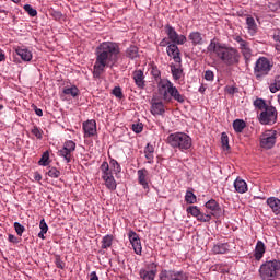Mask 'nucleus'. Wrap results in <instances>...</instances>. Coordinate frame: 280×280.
I'll return each mask as SVG.
<instances>
[{"mask_svg":"<svg viewBox=\"0 0 280 280\" xmlns=\"http://www.w3.org/2000/svg\"><path fill=\"white\" fill-rule=\"evenodd\" d=\"M132 130H133V132H136V135L143 132V124H141V122L133 124Z\"/></svg>","mask_w":280,"mask_h":280,"instance_id":"obj_53","label":"nucleus"},{"mask_svg":"<svg viewBox=\"0 0 280 280\" xmlns=\"http://www.w3.org/2000/svg\"><path fill=\"white\" fill-rule=\"evenodd\" d=\"M167 269H162L159 273V279L158 280H167Z\"/></svg>","mask_w":280,"mask_h":280,"instance_id":"obj_56","label":"nucleus"},{"mask_svg":"<svg viewBox=\"0 0 280 280\" xmlns=\"http://www.w3.org/2000/svg\"><path fill=\"white\" fill-rule=\"evenodd\" d=\"M277 108L275 106H268L260 113L258 119L262 126H272L273 124H277Z\"/></svg>","mask_w":280,"mask_h":280,"instance_id":"obj_7","label":"nucleus"},{"mask_svg":"<svg viewBox=\"0 0 280 280\" xmlns=\"http://www.w3.org/2000/svg\"><path fill=\"white\" fill-rule=\"evenodd\" d=\"M38 165H42L43 167H47L49 165V152H44L40 160L38 161Z\"/></svg>","mask_w":280,"mask_h":280,"instance_id":"obj_41","label":"nucleus"},{"mask_svg":"<svg viewBox=\"0 0 280 280\" xmlns=\"http://www.w3.org/2000/svg\"><path fill=\"white\" fill-rule=\"evenodd\" d=\"M164 32L171 42V45H185L187 43V36L178 34L176 28L170 24L164 26Z\"/></svg>","mask_w":280,"mask_h":280,"instance_id":"obj_8","label":"nucleus"},{"mask_svg":"<svg viewBox=\"0 0 280 280\" xmlns=\"http://www.w3.org/2000/svg\"><path fill=\"white\" fill-rule=\"evenodd\" d=\"M233 40H235V43H237L240 46H238V49H243L244 47H247L248 45H250V43H248L247 40H245L244 38H242V36L240 35H235L233 37Z\"/></svg>","mask_w":280,"mask_h":280,"instance_id":"obj_38","label":"nucleus"},{"mask_svg":"<svg viewBox=\"0 0 280 280\" xmlns=\"http://www.w3.org/2000/svg\"><path fill=\"white\" fill-rule=\"evenodd\" d=\"M199 222H211V214H205L202 212H199V215L196 217Z\"/></svg>","mask_w":280,"mask_h":280,"instance_id":"obj_46","label":"nucleus"},{"mask_svg":"<svg viewBox=\"0 0 280 280\" xmlns=\"http://www.w3.org/2000/svg\"><path fill=\"white\" fill-rule=\"evenodd\" d=\"M225 91L226 93H229V95H235V93H237L238 90L235 86H226Z\"/></svg>","mask_w":280,"mask_h":280,"instance_id":"obj_57","label":"nucleus"},{"mask_svg":"<svg viewBox=\"0 0 280 280\" xmlns=\"http://www.w3.org/2000/svg\"><path fill=\"white\" fill-rule=\"evenodd\" d=\"M148 270H156L159 268V265L156 262H150L147 265Z\"/></svg>","mask_w":280,"mask_h":280,"instance_id":"obj_61","label":"nucleus"},{"mask_svg":"<svg viewBox=\"0 0 280 280\" xmlns=\"http://www.w3.org/2000/svg\"><path fill=\"white\" fill-rule=\"evenodd\" d=\"M207 50L212 56H215V58L225 65V67H237V65H240V59L242 58L237 48L222 44L215 39L210 40Z\"/></svg>","mask_w":280,"mask_h":280,"instance_id":"obj_2","label":"nucleus"},{"mask_svg":"<svg viewBox=\"0 0 280 280\" xmlns=\"http://www.w3.org/2000/svg\"><path fill=\"white\" fill-rule=\"evenodd\" d=\"M151 75H153V78H155V80L161 78V70H159V68H156V67H152Z\"/></svg>","mask_w":280,"mask_h":280,"instance_id":"obj_55","label":"nucleus"},{"mask_svg":"<svg viewBox=\"0 0 280 280\" xmlns=\"http://www.w3.org/2000/svg\"><path fill=\"white\" fill-rule=\"evenodd\" d=\"M82 128L84 132V139H89L97 135V122L95 119L84 121Z\"/></svg>","mask_w":280,"mask_h":280,"instance_id":"obj_12","label":"nucleus"},{"mask_svg":"<svg viewBox=\"0 0 280 280\" xmlns=\"http://www.w3.org/2000/svg\"><path fill=\"white\" fill-rule=\"evenodd\" d=\"M188 39L191 42L194 46L202 45V34L200 32H191L188 35Z\"/></svg>","mask_w":280,"mask_h":280,"instance_id":"obj_27","label":"nucleus"},{"mask_svg":"<svg viewBox=\"0 0 280 280\" xmlns=\"http://www.w3.org/2000/svg\"><path fill=\"white\" fill-rule=\"evenodd\" d=\"M151 113L153 115H165V105L161 101L153 98L151 101Z\"/></svg>","mask_w":280,"mask_h":280,"instance_id":"obj_16","label":"nucleus"},{"mask_svg":"<svg viewBox=\"0 0 280 280\" xmlns=\"http://www.w3.org/2000/svg\"><path fill=\"white\" fill-rule=\"evenodd\" d=\"M171 72L174 80H180L183 78V69L176 68V66H171Z\"/></svg>","mask_w":280,"mask_h":280,"instance_id":"obj_37","label":"nucleus"},{"mask_svg":"<svg viewBox=\"0 0 280 280\" xmlns=\"http://www.w3.org/2000/svg\"><path fill=\"white\" fill-rule=\"evenodd\" d=\"M75 148H77L75 142H73L72 140L66 141L62 147L63 150H67L68 152H72V153L75 152Z\"/></svg>","mask_w":280,"mask_h":280,"instance_id":"obj_39","label":"nucleus"},{"mask_svg":"<svg viewBox=\"0 0 280 280\" xmlns=\"http://www.w3.org/2000/svg\"><path fill=\"white\" fill-rule=\"evenodd\" d=\"M15 54L18 56H20L21 60H23V62H32V50L28 49L27 47L24 46H18L15 48Z\"/></svg>","mask_w":280,"mask_h":280,"instance_id":"obj_14","label":"nucleus"},{"mask_svg":"<svg viewBox=\"0 0 280 280\" xmlns=\"http://www.w3.org/2000/svg\"><path fill=\"white\" fill-rule=\"evenodd\" d=\"M187 213L192 215L194 218H197L200 215V209L198 208V206H190L187 208Z\"/></svg>","mask_w":280,"mask_h":280,"instance_id":"obj_43","label":"nucleus"},{"mask_svg":"<svg viewBox=\"0 0 280 280\" xmlns=\"http://www.w3.org/2000/svg\"><path fill=\"white\" fill-rule=\"evenodd\" d=\"M234 189L237 194H246L248 191V185L244 179L238 177L234 180Z\"/></svg>","mask_w":280,"mask_h":280,"instance_id":"obj_19","label":"nucleus"},{"mask_svg":"<svg viewBox=\"0 0 280 280\" xmlns=\"http://www.w3.org/2000/svg\"><path fill=\"white\" fill-rule=\"evenodd\" d=\"M39 229H40V232L38 233V237L39 240H45V235L47 231H49V226L47 225V222H45V219L40 220Z\"/></svg>","mask_w":280,"mask_h":280,"instance_id":"obj_33","label":"nucleus"},{"mask_svg":"<svg viewBox=\"0 0 280 280\" xmlns=\"http://www.w3.org/2000/svg\"><path fill=\"white\" fill-rule=\"evenodd\" d=\"M273 40H276V43H280V30H276L273 32Z\"/></svg>","mask_w":280,"mask_h":280,"instance_id":"obj_60","label":"nucleus"},{"mask_svg":"<svg viewBox=\"0 0 280 280\" xmlns=\"http://www.w3.org/2000/svg\"><path fill=\"white\" fill-rule=\"evenodd\" d=\"M31 132L36 137V139H43V131L37 126H34Z\"/></svg>","mask_w":280,"mask_h":280,"instance_id":"obj_51","label":"nucleus"},{"mask_svg":"<svg viewBox=\"0 0 280 280\" xmlns=\"http://www.w3.org/2000/svg\"><path fill=\"white\" fill-rule=\"evenodd\" d=\"M34 178H35V180H37L39 183V180H43V175H40V173L36 172V173H34Z\"/></svg>","mask_w":280,"mask_h":280,"instance_id":"obj_64","label":"nucleus"},{"mask_svg":"<svg viewBox=\"0 0 280 280\" xmlns=\"http://www.w3.org/2000/svg\"><path fill=\"white\" fill-rule=\"evenodd\" d=\"M246 26H247V32L249 36H255V34H257L258 27H257V22H255V18L247 15Z\"/></svg>","mask_w":280,"mask_h":280,"instance_id":"obj_18","label":"nucleus"},{"mask_svg":"<svg viewBox=\"0 0 280 280\" xmlns=\"http://www.w3.org/2000/svg\"><path fill=\"white\" fill-rule=\"evenodd\" d=\"M132 79L138 89H145V74H143V70H135Z\"/></svg>","mask_w":280,"mask_h":280,"instance_id":"obj_15","label":"nucleus"},{"mask_svg":"<svg viewBox=\"0 0 280 280\" xmlns=\"http://www.w3.org/2000/svg\"><path fill=\"white\" fill-rule=\"evenodd\" d=\"M265 253H266V245L264 244V242L258 241L256 244L255 254H254L255 259L259 261L264 257Z\"/></svg>","mask_w":280,"mask_h":280,"instance_id":"obj_21","label":"nucleus"},{"mask_svg":"<svg viewBox=\"0 0 280 280\" xmlns=\"http://www.w3.org/2000/svg\"><path fill=\"white\" fill-rule=\"evenodd\" d=\"M113 95H115V97H118V100H122L124 98V92L121 91V88L115 86L114 90H113Z\"/></svg>","mask_w":280,"mask_h":280,"instance_id":"obj_52","label":"nucleus"},{"mask_svg":"<svg viewBox=\"0 0 280 280\" xmlns=\"http://www.w3.org/2000/svg\"><path fill=\"white\" fill-rule=\"evenodd\" d=\"M198 198L196 197V195L194 194V191L187 190L186 195H185V201L188 205H196Z\"/></svg>","mask_w":280,"mask_h":280,"instance_id":"obj_36","label":"nucleus"},{"mask_svg":"<svg viewBox=\"0 0 280 280\" xmlns=\"http://www.w3.org/2000/svg\"><path fill=\"white\" fill-rule=\"evenodd\" d=\"M102 179L104 180L107 189L110 191H115V189H117V182L115 180V176L109 175L108 177H103Z\"/></svg>","mask_w":280,"mask_h":280,"instance_id":"obj_29","label":"nucleus"},{"mask_svg":"<svg viewBox=\"0 0 280 280\" xmlns=\"http://www.w3.org/2000/svg\"><path fill=\"white\" fill-rule=\"evenodd\" d=\"M159 93L162 95V98L164 102H172V98L175 100V102H178L179 104H185V97L184 94H180L178 89L174 86V83H172L167 79H161L159 83Z\"/></svg>","mask_w":280,"mask_h":280,"instance_id":"obj_3","label":"nucleus"},{"mask_svg":"<svg viewBox=\"0 0 280 280\" xmlns=\"http://www.w3.org/2000/svg\"><path fill=\"white\" fill-rule=\"evenodd\" d=\"M267 205L275 215H280V199L277 197L267 198Z\"/></svg>","mask_w":280,"mask_h":280,"instance_id":"obj_17","label":"nucleus"},{"mask_svg":"<svg viewBox=\"0 0 280 280\" xmlns=\"http://www.w3.org/2000/svg\"><path fill=\"white\" fill-rule=\"evenodd\" d=\"M8 16V11L0 9V19H2V21H5Z\"/></svg>","mask_w":280,"mask_h":280,"instance_id":"obj_62","label":"nucleus"},{"mask_svg":"<svg viewBox=\"0 0 280 280\" xmlns=\"http://www.w3.org/2000/svg\"><path fill=\"white\" fill-rule=\"evenodd\" d=\"M109 164L112 165L115 174H120L121 165L119 164V162H117V160H110Z\"/></svg>","mask_w":280,"mask_h":280,"instance_id":"obj_48","label":"nucleus"},{"mask_svg":"<svg viewBox=\"0 0 280 280\" xmlns=\"http://www.w3.org/2000/svg\"><path fill=\"white\" fill-rule=\"evenodd\" d=\"M138 183L145 191H150V185L152 184V178L150 177V172L147 168H141L137 171Z\"/></svg>","mask_w":280,"mask_h":280,"instance_id":"obj_10","label":"nucleus"},{"mask_svg":"<svg viewBox=\"0 0 280 280\" xmlns=\"http://www.w3.org/2000/svg\"><path fill=\"white\" fill-rule=\"evenodd\" d=\"M166 143H168L171 148H174V150H180V152L189 150L192 145L191 137L185 132H175L168 135Z\"/></svg>","mask_w":280,"mask_h":280,"instance_id":"obj_4","label":"nucleus"},{"mask_svg":"<svg viewBox=\"0 0 280 280\" xmlns=\"http://www.w3.org/2000/svg\"><path fill=\"white\" fill-rule=\"evenodd\" d=\"M35 108V115H37V117H43V109L38 108L37 106H34Z\"/></svg>","mask_w":280,"mask_h":280,"instance_id":"obj_63","label":"nucleus"},{"mask_svg":"<svg viewBox=\"0 0 280 280\" xmlns=\"http://www.w3.org/2000/svg\"><path fill=\"white\" fill-rule=\"evenodd\" d=\"M170 45H172V42L167 40V38H163L159 44L160 47H170Z\"/></svg>","mask_w":280,"mask_h":280,"instance_id":"obj_58","label":"nucleus"},{"mask_svg":"<svg viewBox=\"0 0 280 280\" xmlns=\"http://www.w3.org/2000/svg\"><path fill=\"white\" fill-rule=\"evenodd\" d=\"M59 156H62L66 163H71V159H73V153L71 151H67V149H61L59 150Z\"/></svg>","mask_w":280,"mask_h":280,"instance_id":"obj_35","label":"nucleus"},{"mask_svg":"<svg viewBox=\"0 0 280 280\" xmlns=\"http://www.w3.org/2000/svg\"><path fill=\"white\" fill-rule=\"evenodd\" d=\"M128 240H129L136 255H142L143 247L141 245V238L139 237V234H137V232L130 230L128 233Z\"/></svg>","mask_w":280,"mask_h":280,"instance_id":"obj_11","label":"nucleus"},{"mask_svg":"<svg viewBox=\"0 0 280 280\" xmlns=\"http://www.w3.org/2000/svg\"><path fill=\"white\" fill-rule=\"evenodd\" d=\"M206 209L210 211V215H215L218 211H220V203H218V201H215L214 199H210L206 202Z\"/></svg>","mask_w":280,"mask_h":280,"instance_id":"obj_22","label":"nucleus"},{"mask_svg":"<svg viewBox=\"0 0 280 280\" xmlns=\"http://www.w3.org/2000/svg\"><path fill=\"white\" fill-rule=\"evenodd\" d=\"M113 240H114L113 234H107V235L103 236L102 242H101V244H102L101 248H103V249L110 248V246H113Z\"/></svg>","mask_w":280,"mask_h":280,"instance_id":"obj_31","label":"nucleus"},{"mask_svg":"<svg viewBox=\"0 0 280 280\" xmlns=\"http://www.w3.org/2000/svg\"><path fill=\"white\" fill-rule=\"evenodd\" d=\"M241 54H243L245 60H250V56H252L250 44H248L244 48H241Z\"/></svg>","mask_w":280,"mask_h":280,"instance_id":"obj_45","label":"nucleus"},{"mask_svg":"<svg viewBox=\"0 0 280 280\" xmlns=\"http://www.w3.org/2000/svg\"><path fill=\"white\" fill-rule=\"evenodd\" d=\"M100 170H101V178L113 176V171L110 170V165H108V162L104 161L101 164Z\"/></svg>","mask_w":280,"mask_h":280,"instance_id":"obj_28","label":"nucleus"},{"mask_svg":"<svg viewBox=\"0 0 280 280\" xmlns=\"http://www.w3.org/2000/svg\"><path fill=\"white\" fill-rule=\"evenodd\" d=\"M280 273V260H267L259 268V275L262 280H275Z\"/></svg>","mask_w":280,"mask_h":280,"instance_id":"obj_5","label":"nucleus"},{"mask_svg":"<svg viewBox=\"0 0 280 280\" xmlns=\"http://www.w3.org/2000/svg\"><path fill=\"white\" fill-rule=\"evenodd\" d=\"M13 226L20 237L23 235V233H25V226H23L21 223L14 222Z\"/></svg>","mask_w":280,"mask_h":280,"instance_id":"obj_50","label":"nucleus"},{"mask_svg":"<svg viewBox=\"0 0 280 280\" xmlns=\"http://www.w3.org/2000/svg\"><path fill=\"white\" fill-rule=\"evenodd\" d=\"M230 248L231 246L229 245V243H218L212 247V252L214 253V255H224L229 253Z\"/></svg>","mask_w":280,"mask_h":280,"instance_id":"obj_20","label":"nucleus"},{"mask_svg":"<svg viewBox=\"0 0 280 280\" xmlns=\"http://www.w3.org/2000/svg\"><path fill=\"white\" fill-rule=\"evenodd\" d=\"M275 143H277V131L276 130H267L260 136V145L266 150H270L275 148Z\"/></svg>","mask_w":280,"mask_h":280,"instance_id":"obj_9","label":"nucleus"},{"mask_svg":"<svg viewBox=\"0 0 280 280\" xmlns=\"http://www.w3.org/2000/svg\"><path fill=\"white\" fill-rule=\"evenodd\" d=\"M158 270L140 269L139 275L142 280H154L156 279Z\"/></svg>","mask_w":280,"mask_h":280,"instance_id":"obj_23","label":"nucleus"},{"mask_svg":"<svg viewBox=\"0 0 280 280\" xmlns=\"http://www.w3.org/2000/svg\"><path fill=\"white\" fill-rule=\"evenodd\" d=\"M233 128L235 132H243L244 128H246V121L243 119H236L233 121Z\"/></svg>","mask_w":280,"mask_h":280,"instance_id":"obj_34","label":"nucleus"},{"mask_svg":"<svg viewBox=\"0 0 280 280\" xmlns=\"http://www.w3.org/2000/svg\"><path fill=\"white\" fill-rule=\"evenodd\" d=\"M171 280H189V275L183 270H171Z\"/></svg>","mask_w":280,"mask_h":280,"instance_id":"obj_26","label":"nucleus"},{"mask_svg":"<svg viewBox=\"0 0 280 280\" xmlns=\"http://www.w3.org/2000/svg\"><path fill=\"white\" fill-rule=\"evenodd\" d=\"M47 174L50 178H60V171L56 167H50Z\"/></svg>","mask_w":280,"mask_h":280,"instance_id":"obj_47","label":"nucleus"},{"mask_svg":"<svg viewBox=\"0 0 280 280\" xmlns=\"http://www.w3.org/2000/svg\"><path fill=\"white\" fill-rule=\"evenodd\" d=\"M119 45L113 42H103L96 48V60L93 67V78H102L106 67H113L119 60Z\"/></svg>","mask_w":280,"mask_h":280,"instance_id":"obj_1","label":"nucleus"},{"mask_svg":"<svg viewBox=\"0 0 280 280\" xmlns=\"http://www.w3.org/2000/svg\"><path fill=\"white\" fill-rule=\"evenodd\" d=\"M270 71H272V62H270V59L259 57L254 67V75L256 80H264V78H266Z\"/></svg>","mask_w":280,"mask_h":280,"instance_id":"obj_6","label":"nucleus"},{"mask_svg":"<svg viewBox=\"0 0 280 280\" xmlns=\"http://www.w3.org/2000/svg\"><path fill=\"white\" fill-rule=\"evenodd\" d=\"M214 78H215V74L213 73V71L207 70L205 72V80H207L208 82H213Z\"/></svg>","mask_w":280,"mask_h":280,"instance_id":"obj_54","label":"nucleus"},{"mask_svg":"<svg viewBox=\"0 0 280 280\" xmlns=\"http://www.w3.org/2000/svg\"><path fill=\"white\" fill-rule=\"evenodd\" d=\"M144 156L150 165L154 163V145L148 143L144 148Z\"/></svg>","mask_w":280,"mask_h":280,"instance_id":"obj_24","label":"nucleus"},{"mask_svg":"<svg viewBox=\"0 0 280 280\" xmlns=\"http://www.w3.org/2000/svg\"><path fill=\"white\" fill-rule=\"evenodd\" d=\"M9 242H11V244H19V238L14 236V234H9Z\"/></svg>","mask_w":280,"mask_h":280,"instance_id":"obj_59","label":"nucleus"},{"mask_svg":"<svg viewBox=\"0 0 280 280\" xmlns=\"http://www.w3.org/2000/svg\"><path fill=\"white\" fill-rule=\"evenodd\" d=\"M63 95H70L71 97H78L80 95V89L78 86L72 85V86H66L62 90Z\"/></svg>","mask_w":280,"mask_h":280,"instance_id":"obj_30","label":"nucleus"},{"mask_svg":"<svg viewBox=\"0 0 280 280\" xmlns=\"http://www.w3.org/2000/svg\"><path fill=\"white\" fill-rule=\"evenodd\" d=\"M24 10L31 16H38V11H36V9L32 8V5L30 4H25Z\"/></svg>","mask_w":280,"mask_h":280,"instance_id":"obj_49","label":"nucleus"},{"mask_svg":"<svg viewBox=\"0 0 280 280\" xmlns=\"http://www.w3.org/2000/svg\"><path fill=\"white\" fill-rule=\"evenodd\" d=\"M55 266L60 270H65L67 262L62 260V257H60V255H55Z\"/></svg>","mask_w":280,"mask_h":280,"instance_id":"obj_40","label":"nucleus"},{"mask_svg":"<svg viewBox=\"0 0 280 280\" xmlns=\"http://www.w3.org/2000/svg\"><path fill=\"white\" fill-rule=\"evenodd\" d=\"M221 143L223 150H231V147L229 145V136L226 135V132H223L221 135Z\"/></svg>","mask_w":280,"mask_h":280,"instance_id":"obj_44","label":"nucleus"},{"mask_svg":"<svg viewBox=\"0 0 280 280\" xmlns=\"http://www.w3.org/2000/svg\"><path fill=\"white\" fill-rule=\"evenodd\" d=\"M270 93L280 91V74L273 77L272 83L269 85Z\"/></svg>","mask_w":280,"mask_h":280,"instance_id":"obj_32","label":"nucleus"},{"mask_svg":"<svg viewBox=\"0 0 280 280\" xmlns=\"http://www.w3.org/2000/svg\"><path fill=\"white\" fill-rule=\"evenodd\" d=\"M166 54L170 58H173L174 62L180 65L183 59L180 58V49L178 48V44H170L166 47Z\"/></svg>","mask_w":280,"mask_h":280,"instance_id":"obj_13","label":"nucleus"},{"mask_svg":"<svg viewBox=\"0 0 280 280\" xmlns=\"http://www.w3.org/2000/svg\"><path fill=\"white\" fill-rule=\"evenodd\" d=\"M126 58H129L130 60H137L139 58V47L131 45L126 49L125 52Z\"/></svg>","mask_w":280,"mask_h":280,"instance_id":"obj_25","label":"nucleus"},{"mask_svg":"<svg viewBox=\"0 0 280 280\" xmlns=\"http://www.w3.org/2000/svg\"><path fill=\"white\" fill-rule=\"evenodd\" d=\"M254 106L256 108H259V110H264L265 108H268V105L266 104V101H264V98H256L254 101Z\"/></svg>","mask_w":280,"mask_h":280,"instance_id":"obj_42","label":"nucleus"}]
</instances>
